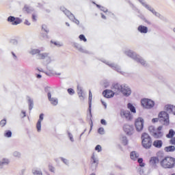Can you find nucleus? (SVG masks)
I'll return each instance as SVG.
<instances>
[{
	"mask_svg": "<svg viewBox=\"0 0 175 175\" xmlns=\"http://www.w3.org/2000/svg\"><path fill=\"white\" fill-rule=\"evenodd\" d=\"M159 163V159L157 157H152L149 161L150 166L154 167V169L157 168V165Z\"/></svg>",
	"mask_w": 175,
	"mask_h": 175,
	"instance_id": "nucleus-19",
	"label": "nucleus"
},
{
	"mask_svg": "<svg viewBox=\"0 0 175 175\" xmlns=\"http://www.w3.org/2000/svg\"><path fill=\"white\" fill-rule=\"evenodd\" d=\"M124 54L127 55V57H129L130 58H132V59H134V61H135L138 64L142 65V66H147L148 65L147 62L143 57H142V56L136 54V53L133 51H125Z\"/></svg>",
	"mask_w": 175,
	"mask_h": 175,
	"instance_id": "nucleus-1",
	"label": "nucleus"
},
{
	"mask_svg": "<svg viewBox=\"0 0 175 175\" xmlns=\"http://www.w3.org/2000/svg\"><path fill=\"white\" fill-rule=\"evenodd\" d=\"M175 134V132L173 129H170L169 131V133L167 134L166 137L168 139H171V137H173V135Z\"/></svg>",
	"mask_w": 175,
	"mask_h": 175,
	"instance_id": "nucleus-38",
	"label": "nucleus"
},
{
	"mask_svg": "<svg viewBox=\"0 0 175 175\" xmlns=\"http://www.w3.org/2000/svg\"><path fill=\"white\" fill-rule=\"evenodd\" d=\"M11 43L12 44H14V46H17V44H18V42H17L16 40H12Z\"/></svg>",
	"mask_w": 175,
	"mask_h": 175,
	"instance_id": "nucleus-55",
	"label": "nucleus"
},
{
	"mask_svg": "<svg viewBox=\"0 0 175 175\" xmlns=\"http://www.w3.org/2000/svg\"><path fill=\"white\" fill-rule=\"evenodd\" d=\"M101 103L105 107V109L107 107V105L106 104V102L103 101V100H101Z\"/></svg>",
	"mask_w": 175,
	"mask_h": 175,
	"instance_id": "nucleus-58",
	"label": "nucleus"
},
{
	"mask_svg": "<svg viewBox=\"0 0 175 175\" xmlns=\"http://www.w3.org/2000/svg\"><path fill=\"white\" fill-rule=\"evenodd\" d=\"M41 51H44V49L42 48L40 50H39V49H31L29 51V54H31V55H35L36 54H38V55H39V54Z\"/></svg>",
	"mask_w": 175,
	"mask_h": 175,
	"instance_id": "nucleus-27",
	"label": "nucleus"
},
{
	"mask_svg": "<svg viewBox=\"0 0 175 175\" xmlns=\"http://www.w3.org/2000/svg\"><path fill=\"white\" fill-rule=\"evenodd\" d=\"M137 162L139 163L140 167H144L146 166V163H143V158L137 159Z\"/></svg>",
	"mask_w": 175,
	"mask_h": 175,
	"instance_id": "nucleus-39",
	"label": "nucleus"
},
{
	"mask_svg": "<svg viewBox=\"0 0 175 175\" xmlns=\"http://www.w3.org/2000/svg\"><path fill=\"white\" fill-rule=\"evenodd\" d=\"M123 129L125 133H126V135L129 136H131L133 133H135V129L133 128V125L125 124Z\"/></svg>",
	"mask_w": 175,
	"mask_h": 175,
	"instance_id": "nucleus-14",
	"label": "nucleus"
},
{
	"mask_svg": "<svg viewBox=\"0 0 175 175\" xmlns=\"http://www.w3.org/2000/svg\"><path fill=\"white\" fill-rule=\"evenodd\" d=\"M50 90H51V88H45V92H48V99L49 102L53 105V106H57V105H58V98L51 97V93L50 92Z\"/></svg>",
	"mask_w": 175,
	"mask_h": 175,
	"instance_id": "nucleus-10",
	"label": "nucleus"
},
{
	"mask_svg": "<svg viewBox=\"0 0 175 175\" xmlns=\"http://www.w3.org/2000/svg\"><path fill=\"white\" fill-rule=\"evenodd\" d=\"M10 163V159L8 158H3L0 160V169H2L3 166H8Z\"/></svg>",
	"mask_w": 175,
	"mask_h": 175,
	"instance_id": "nucleus-22",
	"label": "nucleus"
},
{
	"mask_svg": "<svg viewBox=\"0 0 175 175\" xmlns=\"http://www.w3.org/2000/svg\"><path fill=\"white\" fill-rule=\"evenodd\" d=\"M25 24L26 25H31V23H29V21H28L27 20H25Z\"/></svg>",
	"mask_w": 175,
	"mask_h": 175,
	"instance_id": "nucleus-60",
	"label": "nucleus"
},
{
	"mask_svg": "<svg viewBox=\"0 0 175 175\" xmlns=\"http://www.w3.org/2000/svg\"><path fill=\"white\" fill-rule=\"evenodd\" d=\"M142 146L144 148H151V146L152 145V140H151V137L148 133H143L142 135Z\"/></svg>",
	"mask_w": 175,
	"mask_h": 175,
	"instance_id": "nucleus-4",
	"label": "nucleus"
},
{
	"mask_svg": "<svg viewBox=\"0 0 175 175\" xmlns=\"http://www.w3.org/2000/svg\"><path fill=\"white\" fill-rule=\"evenodd\" d=\"M96 6L100 9L101 12H104V13H106L107 12V8L105 7H101L100 5L96 4Z\"/></svg>",
	"mask_w": 175,
	"mask_h": 175,
	"instance_id": "nucleus-43",
	"label": "nucleus"
},
{
	"mask_svg": "<svg viewBox=\"0 0 175 175\" xmlns=\"http://www.w3.org/2000/svg\"><path fill=\"white\" fill-rule=\"evenodd\" d=\"M101 17H102V18H103L104 20H106V16H105L103 14H101Z\"/></svg>",
	"mask_w": 175,
	"mask_h": 175,
	"instance_id": "nucleus-62",
	"label": "nucleus"
},
{
	"mask_svg": "<svg viewBox=\"0 0 175 175\" xmlns=\"http://www.w3.org/2000/svg\"><path fill=\"white\" fill-rule=\"evenodd\" d=\"M79 38L80 40H83V42H87V38H85V36L81 34L79 36Z\"/></svg>",
	"mask_w": 175,
	"mask_h": 175,
	"instance_id": "nucleus-46",
	"label": "nucleus"
},
{
	"mask_svg": "<svg viewBox=\"0 0 175 175\" xmlns=\"http://www.w3.org/2000/svg\"><path fill=\"white\" fill-rule=\"evenodd\" d=\"M68 135L70 142H75V139H73V135H72V133H70V132L68 133Z\"/></svg>",
	"mask_w": 175,
	"mask_h": 175,
	"instance_id": "nucleus-51",
	"label": "nucleus"
},
{
	"mask_svg": "<svg viewBox=\"0 0 175 175\" xmlns=\"http://www.w3.org/2000/svg\"><path fill=\"white\" fill-rule=\"evenodd\" d=\"M42 31H44V32H46V33H49V29L47 28L46 25H43L42 26Z\"/></svg>",
	"mask_w": 175,
	"mask_h": 175,
	"instance_id": "nucleus-47",
	"label": "nucleus"
},
{
	"mask_svg": "<svg viewBox=\"0 0 175 175\" xmlns=\"http://www.w3.org/2000/svg\"><path fill=\"white\" fill-rule=\"evenodd\" d=\"M38 59H45L46 64H50L53 61L51 59V56L49 53H40V54L37 55Z\"/></svg>",
	"mask_w": 175,
	"mask_h": 175,
	"instance_id": "nucleus-9",
	"label": "nucleus"
},
{
	"mask_svg": "<svg viewBox=\"0 0 175 175\" xmlns=\"http://www.w3.org/2000/svg\"><path fill=\"white\" fill-rule=\"evenodd\" d=\"M95 150L96 151H98V152H100V151H102V146H100V145H97L95 147Z\"/></svg>",
	"mask_w": 175,
	"mask_h": 175,
	"instance_id": "nucleus-50",
	"label": "nucleus"
},
{
	"mask_svg": "<svg viewBox=\"0 0 175 175\" xmlns=\"http://www.w3.org/2000/svg\"><path fill=\"white\" fill-rule=\"evenodd\" d=\"M23 12H26V13H32V12H33V9L31 7L25 5L23 8Z\"/></svg>",
	"mask_w": 175,
	"mask_h": 175,
	"instance_id": "nucleus-32",
	"label": "nucleus"
},
{
	"mask_svg": "<svg viewBox=\"0 0 175 175\" xmlns=\"http://www.w3.org/2000/svg\"><path fill=\"white\" fill-rule=\"evenodd\" d=\"M120 116L121 118L126 120V121H132L133 120V115L128 110L120 109Z\"/></svg>",
	"mask_w": 175,
	"mask_h": 175,
	"instance_id": "nucleus-8",
	"label": "nucleus"
},
{
	"mask_svg": "<svg viewBox=\"0 0 175 175\" xmlns=\"http://www.w3.org/2000/svg\"><path fill=\"white\" fill-rule=\"evenodd\" d=\"M44 118V114L41 113L36 124V129L38 132H40L42 131V121H43Z\"/></svg>",
	"mask_w": 175,
	"mask_h": 175,
	"instance_id": "nucleus-20",
	"label": "nucleus"
},
{
	"mask_svg": "<svg viewBox=\"0 0 175 175\" xmlns=\"http://www.w3.org/2000/svg\"><path fill=\"white\" fill-rule=\"evenodd\" d=\"M13 157H14L15 158H20V157H21V153H20L19 152L17 151H14L12 153Z\"/></svg>",
	"mask_w": 175,
	"mask_h": 175,
	"instance_id": "nucleus-44",
	"label": "nucleus"
},
{
	"mask_svg": "<svg viewBox=\"0 0 175 175\" xmlns=\"http://www.w3.org/2000/svg\"><path fill=\"white\" fill-rule=\"evenodd\" d=\"M159 118L164 121V124H169V113L167 111H162L159 113Z\"/></svg>",
	"mask_w": 175,
	"mask_h": 175,
	"instance_id": "nucleus-12",
	"label": "nucleus"
},
{
	"mask_svg": "<svg viewBox=\"0 0 175 175\" xmlns=\"http://www.w3.org/2000/svg\"><path fill=\"white\" fill-rule=\"evenodd\" d=\"M135 125L137 132L143 131V128L144 126V120H143L142 118H138L135 120Z\"/></svg>",
	"mask_w": 175,
	"mask_h": 175,
	"instance_id": "nucleus-11",
	"label": "nucleus"
},
{
	"mask_svg": "<svg viewBox=\"0 0 175 175\" xmlns=\"http://www.w3.org/2000/svg\"><path fill=\"white\" fill-rule=\"evenodd\" d=\"M162 126H159L158 128H155L154 126H150L148 128V131L154 139H161L163 137V132L162 131L163 129Z\"/></svg>",
	"mask_w": 175,
	"mask_h": 175,
	"instance_id": "nucleus-2",
	"label": "nucleus"
},
{
	"mask_svg": "<svg viewBox=\"0 0 175 175\" xmlns=\"http://www.w3.org/2000/svg\"><path fill=\"white\" fill-rule=\"evenodd\" d=\"M162 144H163V143L161 140H156L153 142V146L156 147V148H161Z\"/></svg>",
	"mask_w": 175,
	"mask_h": 175,
	"instance_id": "nucleus-29",
	"label": "nucleus"
},
{
	"mask_svg": "<svg viewBox=\"0 0 175 175\" xmlns=\"http://www.w3.org/2000/svg\"><path fill=\"white\" fill-rule=\"evenodd\" d=\"M152 121V122H158V118H153Z\"/></svg>",
	"mask_w": 175,
	"mask_h": 175,
	"instance_id": "nucleus-61",
	"label": "nucleus"
},
{
	"mask_svg": "<svg viewBox=\"0 0 175 175\" xmlns=\"http://www.w3.org/2000/svg\"><path fill=\"white\" fill-rule=\"evenodd\" d=\"M127 108L131 113H133L134 114L136 113V108L135 106H133V105H132V103H129L127 105Z\"/></svg>",
	"mask_w": 175,
	"mask_h": 175,
	"instance_id": "nucleus-30",
	"label": "nucleus"
},
{
	"mask_svg": "<svg viewBox=\"0 0 175 175\" xmlns=\"http://www.w3.org/2000/svg\"><path fill=\"white\" fill-rule=\"evenodd\" d=\"M130 157L133 161H136L139 158V153L135 151H133L130 154Z\"/></svg>",
	"mask_w": 175,
	"mask_h": 175,
	"instance_id": "nucleus-28",
	"label": "nucleus"
},
{
	"mask_svg": "<svg viewBox=\"0 0 175 175\" xmlns=\"http://www.w3.org/2000/svg\"><path fill=\"white\" fill-rule=\"evenodd\" d=\"M123 85L120 83H113L111 86V90L115 94H120L122 90Z\"/></svg>",
	"mask_w": 175,
	"mask_h": 175,
	"instance_id": "nucleus-16",
	"label": "nucleus"
},
{
	"mask_svg": "<svg viewBox=\"0 0 175 175\" xmlns=\"http://www.w3.org/2000/svg\"><path fill=\"white\" fill-rule=\"evenodd\" d=\"M98 133L100 135H105V129H103V127H100L98 129Z\"/></svg>",
	"mask_w": 175,
	"mask_h": 175,
	"instance_id": "nucleus-45",
	"label": "nucleus"
},
{
	"mask_svg": "<svg viewBox=\"0 0 175 175\" xmlns=\"http://www.w3.org/2000/svg\"><path fill=\"white\" fill-rule=\"evenodd\" d=\"M67 91H68L69 95H75V90H73L72 88H69V89H68Z\"/></svg>",
	"mask_w": 175,
	"mask_h": 175,
	"instance_id": "nucleus-49",
	"label": "nucleus"
},
{
	"mask_svg": "<svg viewBox=\"0 0 175 175\" xmlns=\"http://www.w3.org/2000/svg\"><path fill=\"white\" fill-rule=\"evenodd\" d=\"M92 103V93L91 92V90L89 92V110L91 116V105Z\"/></svg>",
	"mask_w": 175,
	"mask_h": 175,
	"instance_id": "nucleus-33",
	"label": "nucleus"
},
{
	"mask_svg": "<svg viewBox=\"0 0 175 175\" xmlns=\"http://www.w3.org/2000/svg\"><path fill=\"white\" fill-rule=\"evenodd\" d=\"M100 122H101L102 125H107V122H106V120L104 119H102L100 120Z\"/></svg>",
	"mask_w": 175,
	"mask_h": 175,
	"instance_id": "nucleus-56",
	"label": "nucleus"
},
{
	"mask_svg": "<svg viewBox=\"0 0 175 175\" xmlns=\"http://www.w3.org/2000/svg\"><path fill=\"white\" fill-rule=\"evenodd\" d=\"M122 143L124 146H126V144H128V139L126 137L124 136L122 137Z\"/></svg>",
	"mask_w": 175,
	"mask_h": 175,
	"instance_id": "nucleus-42",
	"label": "nucleus"
},
{
	"mask_svg": "<svg viewBox=\"0 0 175 175\" xmlns=\"http://www.w3.org/2000/svg\"><path fill=\"white\" fill-rule=\"evenodd\" d=\"M60 10L63 12V13H64V14L67 16V17H68V18H70L71 21H72L73 23H75V24H77V25L80 24V21L76 19V18L75 17V15H73V14H72L70 11L66 10V8H65L64 7H61Z\"/></svg>",
	"mask_w": 175,
	"mask_h": 175,
	"instance_id": "nucleus-6",
	"label": "nucleus"
},
{
	"mask_svg": "<svg viewBox=\"0 0 175 175\" xmlns=\"http://www.w3.org/2000/svg\"><path fill=\"white\" fill-rule=\"evenodd\" d=\"M170 144H175V137H173V138L170 140Z\"/></svg>",
	"mask_w": 175,
	"mask_h": 175,
	"instance_id": "nucleus-59",
	"label": "nucleus"
},
{
	"mask_svg": "<svg viewBox=\"0 0 175 175\" xmlns=\"http://www.w3.org/2000/svg\"><path fill=\"white\" fill-rule=\"evenodd\" d=\"M37 79H42V75H37Z\"/></svg>",
	"mask_w": 175,
	"mask_h": 175,
	"instance_id": "nucleus-64",
	"label": "nucleus"
},
{
	"mask_svg": "<svg viewBox=\"0 0 175 175\" xmlns=\"http://www.w3.org/2000/svg\"><path fill=\"white\" fill-rule=\"evenodd\" d=\"M12 54V57L13 58V59H18V57H17V55H16V53H14V52H11Z\"/></svg>",
	"mask_w": 175,
	"mask_h": 175,
	"instance_id": "nucleus-53",
	"label": "nucleus"
},
{
	"mask_svg": "<svg viewBox=\"0 0 175 175\" xmlns=\"http://www.w3.org/2000/svg\"><path fill=\"white\" fill-rule=\"evenodd\" d=\"M48 169L51 173H55V167H54L52 164H49Z\"/></svg>",
	"mask_w": 175,
	"mask_h": 175,
	"instance_id": "nucleus-37",
	"label": "nucleus"
},
{
	"mask_svg": "<svg viewBox=\"0 0 175 175\" xmlns=\"http://www.w3.org/2000/svg\"><path fill=\"white\" fill-rule=\"evenodd\" d=\"M22 113H23V118H24V117H26V114H25V111H22Z\"/></svg>",
	"mask_w": 175,
	"mask_h": 175,
	"instance_id": "nucleus-63",
	"label": "nucleus"
},
{
	"mask_svg": "<svg viewBox=\"0 0 175 175\" xmlns=\"http://www.w3.org/2000/svg\"><path fill=\"white\" fill-rule=\"evenodd\" d=\"M165 150L167 152H173L175 150V147H174V146H167L165 148Z\"/></svg>",
	"mask_w": 175,
	"mask_h": 175,
	"instance_id": "nucleus-35",
	"label": "nucleus"
},
{
	"mask_svg": "<svg viewBox=\"0 0 175 175\" xmlns=\"http://www.w3.org/2000/svg\"><path fill=\"white\" fill-rule=\"evenodd\" d=\"M139 2H140V3H142V5L144 8H146V9L149 10V12H151V13H152L154 16H155L156 17H158V18H160L161 20L163 18V16L159 14V12L155 11V10L152 7H151V5L146 3V2L144 0H139Z\"/></svg>",
	"mask_w": 175,
	"mask_h": 175,
	"instance_id": "nucleus-5",
	"label": "nucleus"
},
{
	"mask_svg": "<svg viewBox=\"0 0 175 175\" xmlns=\"http://www.w3.org/2000/svg\"><path fill=\"white\" fill-rule=\"evenodd\" d=\"M137 29L141 33H147L148 32V28L143 25H139Z\"/></svg>",
	"mask_w": 175,
	"mask_h": 175,
	"instance_id": "nucleus-26",
	"label": "nucleus"
},
{
	"mask_svg": "<svg viewBox=\"0 0 175 175\" xmlns=\"http://www.w3.org/2000/svg\"><path fill=\"white\" fill-rule=\"evenodd\" d=\"M164 110L169 114H174L175 116V106L172 105H165Z\"/></svg>",
	"mask_w": 175,
	"mask_h": 175,
	"instance_id": "nucleus-18",
	"label": "nucleus"
},
{
	"mask_svg": "<svg viewBox=\"0 0 175 175\" xmlns=\"http://www.w3.org/2000/svg\"><path fill=\"white\" fill-rule=\"evenodd\" d=\"M138 172L140 175H144V170H143L142 168L139 167L138 169Z\"/></svg>",
	"mask_w": 175,
	"mask_h": 175,
	"instance_id": "nucleus-54",
	"label": "nucleus"
},
{
	"mask_svg": "<svg viewBox=\"0 0 175 175\" xmlns=\"http://www.w3.org/2000/svg\"><path fill=\"white\" fill-rule=\"evenodd\" d=\"M59 159L64 163V165H66V166H69V161L68 159H65L64 157H59Z\"/></svg>",
	"mask_w": 175,
	"mask_h": 175,
	"instance_id": "nucleus-40",
	"label": "nucleus"
},
{
	"mask_svg": "<svg viewBox=\"0 0 175 175\" xmlns=\"http://www.w3.org/2000/svg\"><path fill=\"white\" fill-rule=\"evenodd\" d=\"M124 96H129L132 94V90L126 85H123L121 92Z\"/></svg>",
	"mask_w": 175,
	"mask_h": 175,
	"instance_id": "nucleus-17",
	"label": "nucleus"
},
{
	"mask_svg": "<svg viewBox=\"0 0 175 175\" xmlns=\"http://www.w3.org/2000/svg\"><path fill=\"white\" fill-rule=\"evenodd\" d=\"M72 46H73V47L77 49V50H78L81 53H86L85 50H84V49H83V47H81V45H80V44L74 42Z\"/></svg>",
	"mask_w": 175,
	"mask_h": 175,
	"instance_id": "nucleus-25",
	"label": "nucleus"
},
{
	"mask_svg": "<svg viewBox=\"0 0 175 175\" xmlns=\"http://www.w3.org/2000/svg\"><path fill=\"white\" fill-rule=\"evenodd\" d=\"M32 173L33 175H43V172H42V170L38 168L32 170Z\"/></svg>",
	"mask_w": 175,
	"mask_h": 175,
	"instance_id": "nucleus-34",
	"label": "nucleus"
},
{
	"mask_svg": "<svg viewBox=\"0 0 175 175\" xmlns=\"http://www.w3.org/2000/svg\"><path fill=\"white\" fill-rule=\"evenodd\" d=\"M31 18H32L33 21H34V22L37 21V20H38V15L36 14H33Z\"/></svg>",
	"mask_w": 175,
	"mask_h": 175,
	"instance_id": "nucleus-52",
	"label": "nucleus"
},
{
	"mask_svg": "<svg viewBox=\"0 0 175 175\" xmlns=\"http://www.w3.org/2000/svg\"><path fill=\"white\" fill-rule=\"evenodd\" d=\"M90 162L92 166H94V169H96V166H98L99 161L98 160V158L95 157V154H92Z\"/></svg>",
	"mask_w": 175,
	"mask_h": 175,
	"instance_id": "nucleus-23",
	"label": "nucleus"
},
{
	"mask_svg": "<svg viewBox=\"0 0 175 175\" xmlns=\"http://www.w3.org/2000/svg\"><path fill=\"white\" fill-rule=\"evenodd\" d=\"M104 64H106V65H108L110 68L113 69V70H116V72H118L119 73H121V75H124V72L121 71V68L120 66L114 63H110L107 61H103Z\"/></svg>",
	"mask_w": 175,
	"mask_h": 175,
	"instance_id": "nucleus-13",
	"label": "nucleus"
},
{
	"mask_svg": "<svg viewBox=\"0 0 175 175\" xmlns=\"http://www.w3.org/2000/svg\"><path fill=\"white\" fill-rule=\"evenodd\" d=\"M114 92L111 90H105L103 92V95L105 96V98H113L114 96Z\"/></svg>",
	"mask_w": 175,
	"mask_h": 175,
	"instance_id": "nucleus-21",
	"label": "nucleus"
},
{
	"mask_svg": "<svg viewBox=\"0 0 175 175\" xmlns=\"http://www.w3.org/2000/svg\"><path fill=\"white\" fill-rule=\"evenodd\" d=\"M42 39H48L49 38V36H47V34H42L41 35Z\"/></svg>",
	"mask_w": 175,
	"mask_h": 175,
	"instance_id": "nucleus-57",
	"label": "nucleus"
},
{
	"mask_svg": "<svg viewBox=\"0 0 175 175\" xmlns=\"http://www.w3.org/2000/svg\"><path fill=\"white\" fill-rule=\"evenodd\" d=\"M8 23H12V25H18V24H21V19L20 18H16L14 16H9L7 19Z\"/></svg>",
	"mask_w": 175,
	"mask_h": 175,
	"instance_id": "nucleus-15",
	"label": "nucleus"
},
{
	"mask_svg": "<svg viewBox=\"0 0 175 175\" xmlns=\"http://www.w3.org/2000/svg\"><path fill=\"white\" fill-rule=\"evenodd\" d=\"M5 137H12V131H5L4 133Z\"/></svg>",
	"mask_w": 175,
	"mask_h": 175,
	"instance_id": "nucleus-41",
	"label": "nucleus"
},
{
	"mask_svg": "<svg viewBox=\"0 0 175 175\" xmlns=\"http://www.w3.org/2000/svg\"><path fill=\"white\" fill-rule=\"evenodd\" d=\"M27 102L29 105V109L31 111L33 109V100L30 97H27Z\"/></svg>",
	"mask_w": 175,
	"mask_h": 175,
	"instance_id": "nucleus-31",
	"label": "nucleus"
},
{
	"mask_svg": "<svg viewBox=\"0 0 175 175\" xmlns=\"http://www.w3.org/2000/svg\"><path fill=\"white\" fill-rule=\"evenodd\" d=\"M141 104L142 106H143V107L144 109H152V107H154V106H155V102H154V100H151V99H148V98H144L141 100Z\"/></svg>",
	"mask_w": 175,
	"mask_h": 175,
	"instance_id": "nucleus-7",
	"label": "nucleus"
},
{
	"mask_svg": "<svg viewBox=\"0 0 175 175\" xmlns=\"http://www.w3.org/2000/svg\"><path fill=\"white\" fill-rule=\"evenodd\" d=\"M51 43H52V44H54V46H56V47H62V46H64V44L58 41L51 40Z\"/></svg>",
	"mask_w": 175,
	"mask_h": 175,
	"instance_id": "nucleus-36",
	"label": "nucleus"
},
{
	"mask_svg": "<svg viewBox=\"0 0 175 175\" xmlns=\"http://www.w3.org/2000/svg\"><path fill=\"white\" fill-rule=\"evenodd\" d=\"M5 125H6V120H2L0 122V126H1V128H3V126H5Z\"/></svg>",
	"mask_w": 175,
	"mask_h": 175,
	"instance_id": "nucleus-48",
	"label": "nucleus"
},
{
	"mask_svg": "<svg viewBox=\"0 0 175 175\" xmlns=\"http://www.w3.org/2000/svg\"><path fill=\"white\" fill-rule=\"evenodd\" d=\"M77 94L81 100H84V96H83V88L80 85H77Z\"/></svg>",
	"mask_w": 175,
	"mask_h": 175,
	"instance_id": "nucleus-24",
	"label": "nucleus"
},
{
	"mask_svg": "<svg viewBox=\"0 0 175 175\" xmlns=\"http://www.w3.org/2000/svg\"><path fill=\"white\" fill-rule=\"evenodd\" d=\"M160 164L164 169H172L174 167L175 159L170 157H165L160 161Z\"/></svg>",
	"mask_w": 175,
	"mask_h": 175,
	"instance_id": "nucleus-3",
	"label": "nucleus"
}]
</instances>
